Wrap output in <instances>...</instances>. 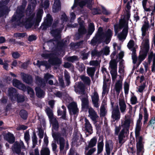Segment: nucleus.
I'll return each instance as SVG.
<instances>
[{
	"instance_id": "obj_1",
	"label": "nucleus",
	"mask_w": 155,
	"mask_h": 155,
	"mask_svg": "<svg viewBox=\"0 0 155 155\" xmlns=\"http://www.w3.org/2000/svg\"><path fill=\"white\" fill-rule=\"evenodd\" d=\"M154 21L153 19H150V24L149 25L147 18H146L141 28L142 35L143 40L142 45L146 51L147 52L149 49V32L148 29L150 27L154 26Z\"/></svg>"
},
{
	"instance_id": "obj_2",
	"label": "nucleus",
	"mask_w": 155,
	"mask_h": 155,
	"mask_svg": "<svg viewBox=\"0 0 155 155\" xmlns=\"http://www.w3.org/2000/svg\"><path fill=\"white\" fill-rule=\"evenodd\" d=\"M43 13V10L42 9H39L37 13L35 19L33 18L35 15H32L26 21L25 25L26 28H31L34 23L35 25L38 26V23L41 20Z\"/></svg>"
},
{
	"instance_id": "obj_3",
	"label": "nucleus",
	"mask_w": 155,
	"mask_h": 155,
	"mask_svg": "<svg viewBox=\"0 0 155 155\" xmlns=\"http://www.w3.org/2000/svg\"><path fill=\"white\" fill-rule=\"evenodd\" d=\"M133 120L131 116L126 115L124 120L121 122V126L123 128L121 131L127 133L129 131L130 127L133 125Z\"/></svg>"
},
{
	"instance_id": "obj_4",
	"label": "nucleus",
	"mask_w": 155,
	"mask_h": 155,
	"mask_svg": "<svg viewBox=\"0 0 155 155\" xmlns=\"http://www.w3.org/2000/svg\"><path fill=\"white\" fill-rule=\"evenodd\" d=\"M52 137L54 140H59L60 145V149L61 151L63 150L64 149L67 150L68 148V141L65 142L64 139L60 137V134L58 133L54 132L53 133Z\"/></svg>"
},
{
	"instance_id": "obj_5",
	"label": "nucleus",
	"mask_w": 155,
	"mask_h": 155,
	"mask_svg": "<svg viewBox=\"0 0 155 155\" xmlns=\"http://www.w3.org/2000/svg\"><path fill=\"white\" fill-rule=\"evenodd\" d=\"M21 148L25 149V147L23 142L21 141L19 142H15L12 148L13 153H16L18 155H24L25 153L21 152Z\"/></svg>"
},
{
	"instance_id": "obj_6",
	"label": "nucleus",
	"mask_w": 155,
	"mask_h": 155,
	"mask_svg": "<svg viewBox=\"0 0 155 155\" xmlns=\"http://www.w3.org/2000/svg\"><path fill=\"white\" fill-rule=\"evenodd\" d=\"M114 29L116 33H117L120 30L123 28V29L128 30V21L124 19H121L119 21V24L114 25Z\"/></svg>"
},
{
	"instance_id": "obj_7",
	"label": "nucleus",
	"mask_w": 155,
	"mask_h": 155,
	"mask_svg": "<svg viewBox=\"0 0 155 155\" xmlns=\"http://www.w3.org/2000/svg\"><path fill=\"white\" fill-rule=\"evenodd\" d=\"M88 109L89 113L88 116L94 122V124L96 123L98 121L99 116L94 109L91 107H89Z\"/></svg>"
},
{
	"instance_id": "obj_8",
	"label": "nucleus",
	"mask_w": 155,
	"mask_h": 155,
	"mask_svg": "<svg viewBox=\"0 0 155 155\" xmlns=\"http://www.w3.org/2000/svg\"><path fill=\"white\" fill-rule=\"evenodd\" d=\"M120 79L116 81L114 87V89L117 95H119L120 92L122 89V81L123 78L121 76H119Z\"/></svg>"
},
{
	"instance_id": "obj_9",
	"label": "nucleus",
	"mask_w": 155,
	"mask_h": 155,
	"mask_svg": "<svg viewBox=\"0 0 155 155\" xmlns=\"http://www.w3.org/2000/svg\"><path fill=\"white\" fill-rule=\"evenodd\" d=\"M118 103L121 112L122 113H124L126 110L127 106L124 98L123 96H120L118 99Z\"/></svg>"
},
{
	"instance_id": "obj_10",
	"label": "nucleus",
	"mask_w": 155,
	"mask_h": 155,
	"mask_svg": "<svg viewBox=\"0 0 155 155\" xmlns=\"http://www.w3.org/2000/svg\"><path fill=\"white\" fill-rule=\"evenodd\" d=\"M92 103L94 107L98 108L99 107V97L97 93L94 91L91 96Z\"/></svg>"
},
{
	"instance_id": "obj_11",
	"label": "nucleus",
	"mask_w": 155,
	"mask_h": 155,
	"mask_svg": "<svg viewBox=\"0 0 155 155\" xmlns=\"http://www.w3.org/2000/svg\"><path fill=\"white\" fill-rule=\"evenodd\" d=\"M111 117L113 121L119 120L120 117V113L118 107L114 109L112 113Z\"/></svg>"
},
{
	"instance_id": "obj_12",
	"label": "nucleus",
	"mask_w": 155,
	"mask_h": 155,
	"mask_svg": "<svg viewBox=\"0 0 155 155\" xmlns=\"http://www.w3.org/2000/svg\"><path fill=\"white\" fill-rule=\"evenodd\" d=\"M17 94L16 90L13 87L9 88L8 91V95L12 101L16 100V96Z\"/></svg>"
},
{
	"instance_id": "obj_13",
	"label": "nucleus",
	"mask_w": 155,
	"mask_h": 155,
	"mask_svg": "<svg viewBox=\"0 0 155 155\" xmlns=\"http://www.w3.org/2000/svg\"><path fill=\"white\" fill-rule=\"evenodd\" d=\"M85 123L84 124L85 130L87 133L89 134H91L93 132L92 127L88 120L86 118L84 119Z\"/></svg>"
},
{
	"instance_id": "obj_14",
	"label": "nucleus",
	"mask_w": 155,
	"mask_h": 155,
	"mask_svg": "<svg viewBox=\"0 0 155 155\" xmlns=\"http://www.w3.org/2000/svg\"><path fill=\"white\" fill-rule=\"evenodd\" d=\"M4 138L10 143H13L15 141V138L14 135L9 132L4 135Z\"/></svg>"
},
{
	"instance_id": "obj_15",
	"label": "nucleus",
	"mask_w": 155,
	"mask_h": 155,
	"mask_svg": "<svg viewBox=\"0 0 155 155\" xmlns=\"http://www.w3.org/2000/svg\"><path fill=\"white\" fill-rule=\"evenodd\" d=\"M13 84L14 86L24 91H25L26 90V88L25 86L20 81L17 79H14L13 80Z\"/></svg>"
},
{
	"instance_id": "obj_16",
	"label": "nucleus",
	"mask_w": 155,
	"mask_h": 155,
	"mask_svg": "<svg viewBox=\"0 0 155 155\" xmlns=\"http://www.w3.org/2000/svg\"><path fill=\"white\" fill-rule=\"evenodd\" d=\"M127 46L129 49L132 51V52H136V49L138 47L135 44L134 41L132 40L129 41Z\"/></svg>"
},
{
	"instance_id": "obj_17",
	"label": "nucleus",
	"mask_w": 155,
	"mask_h": 155,
	"mask_svg": "<svg viewBox=\"0 0 155 155\" xmlns=\"http://www.w3.org/2000/svg\"><path fill=\"white\" fill-rule=\"evenodd\" d=\"M52 8L53 11L54 12H57L61 10V5L60 0H54Z\"/></svg>"
},
{
	"instance_id": "obj_18",
	"label": "nucleus",
	"mask_w": 155,
	"mask_h": 155,
	"mask_svg": "<svg viewBox=\"0 0 155 155\" xmlns=\"http://www.w3.org/2000/svg\"><path fill=\"white\" fill-rule=\"evenodd\" d=\"M141 130H135V133L136 138V144H143V138L140 136Z\"/></svg>"
},
{
	"instance_id": "obj_19",
	"label": "nucleus",
	"mask_w": 155,
	"mask_h": 155,
	"mask_svg": "<svg viewBox=\"0 0 155 155\" xmlns=\"http://www.w3.org/2000/svg\"><path fill=\"white\" fill-rule=\"evenodd\" d=\"M128 32V30L123 29L122 32L118 34L117 37L120 41H123L126 38Z\"/></svg>"
},
{
	"instance_id": "obj_20",
	"label": "nucleus",
	"mask_w": 155,
	"mask_h": 155,
	"mask_svg": "<svg viewBox=\"0 0 155 155\" xmlns=\"http://www.w3.org/2000/svg\"><path fill=\"white\" fill-rule=\"evenodd\" d=\"M81 100L82 107L88 109L89 107H91L89 106V102L88 96L87 95L85 96L82 98Z\"/></svg>"
},
{
	"instance_id": "obj_21",
	"label": "nucleus",
	"mask_w": 155,
	"mask_h": 155,
	"mask_svg": "<svg viewBox=\"0 0 155 155\" xmlns=\"http://www.w3.org/2000/svg\"><path fill=\"white\" fill-rule=\"evenodd\" d=\"M106 104L104 102H103L101 106L100 110V115L101 117H104L107 113L106 110Z\"/></svg>"
},
{
	"instance_id": "obj_22",
	"label": "nucleus",
	"mask_w": 155,
	"mask_h": 155,
	"mask_svg": "<svg viewBox=\"0 0 155 155\" xmlns=\"http://www.w3.org/2000/svg\"><path fill=\"white\" fill-rule=\"evenodd\" d=\"M21 75L23 81L28 84H31L32 81V78L30 75L24 73H22Z\"/></svg>"
},
{
	"instance_id": "obj_23",
	"label": "nucleus",
	"mask_w": 155,
	"mask_h": 155,
	"mask_svg": "<svg viewBox=\"0 0 155 155\" xmlns=\"http://www.w3.org/2000/svg\"><path fill=\"white\" fill-rule=\"evenodd\" d=\"M97 138L94 137L91 139L88 143L87 146L85 147V150H87L89 148L93 147L96 145L97 142Z\"/></svg>"
},
{
	"instance_id": "obj_24",
	"label": "nucleus",
	"mask_w": 155,
	"mask_h": 155,
	"mask_svg": "<svg viewBox=\"0 0 155 155\" xmlns=\"http://www.w3.org/2000/svg\"><path fill=\"white\" fill-rule=\"evenodd\" d=\"M68 108L70 111L72 112L73 114H75L78 112V109L76 103L72 102L68 106Z\"/></svg>"
},
{
	"instance_id": "obj_25",
	"label": "nucleus",
	"mask_w": 155,
	"mask_h": 155,
	"mask_svg": "<svg viewBox=\"0 0 155 155\" xmlns=\"http://www.w3.org/2000/svg\"><path fill=\"white\" fill-rule=\"evenodd\" d=\"M66 109L65 106H62L61 108L59 109L58 110V115H61V118L64 119H66Z\"/></svg>"
},
{
	"instance_id": "obj_26",
	"label": "nucleus",
	"mask_w": 155,
	"mask_h": 155,
	"mask_svg": "<svg viewBox=\"0 0 155 155\" xmlns=\"http://www.w3.org/2000/svg\"><path fill=\"white\" fill-rule=\"evenodd\" d=\"M104 143L103 138L100 137L97 145V154L101 153L103 150Z\"/></svg>"
},
{
	"instance_id": "obj_27",
	"label": "nucleus",
	"mask_w": 155,
	"mask_h": 155,
	"mask_svg": "<svg viewBox=\"0 0 155 155\" xmlns=\"http://www.w3.org/2000/svg\"><path fill=\"white\" fill-rule=\"evenodd\" d=\"M117 62L114 60H111L109 63V68L110 69V71H117Z\"/></svg>"
},
{
	"instance_id": "obj_28",
	"label": "nucleus",
	"mask_w": 155,
	"mask_h": 155,
	"mask_svg": "<svg viewBox=\"0 0 155 155\" xmlns=\"http://www.w3.org/2000/svg\"><path fill=\"white\" fill-rule=\"evenodd\" d=\"M148 58L150 61L151 60H153V64L152 65V72H154L155 67V53L154 54L153 52H151L150 53Z\"/></svg>"
},
{
	"instance_id": "obj_29",
	"label": "nucleus",
	"mask_w": 155,
	"mask_h": 155,
	"mask_svg": "<svg viewBox=\"0 0 155 155\" xmlns=\"http://www.w3.org/2000/svg\"><path fill=\"white\" fill-rule=\"evenodd\" d=\"M137 155H143L144 152L143 144H136Z\"/></svg>"
},
{
	"instance_id": "obj_30",
	"label": "nucleus",
	"mask_w": 155,
	"mask_h": 155,
	"mask_svg": "<svg viewBox=\"0 0 155 155\" xmlns=\"http://www.w3.org/2000/svg\"><path fill=\"white\" fill-rule=\"evenodd\" d=\"M61 32V30L56 29L52 30L51 31V33L55 39H58L61 38V35H60Z\"/></svg>"
},
{
	"instance_id": "obj_31",
	"label": "nucleus",
	"mask_w": 155,
	"mask_h": 155,
	"mask_svg": "<svg viewBox=\"0 0 155 155\" xmlns=\"http://www.w3.org/2000/svg\"><path fill=\"white\" fill-rule=\"evenodd\" d=\"M46 111L48 117L50 121L56 119V118L54 116L52 110L50 108H47Z\"/></svg>"
},
{
	"instance_id": "obj_32",
	"label": "nucleus",
	"mask_w": 155,
	"mask_h": 155,
	"mask_svg": "<svg viewBox=\"0 0 155 155\" xmlns=\"http://www.w3.org/2000/svg\"><path fill=\"white\" fill-rule=\"evenodd\" d=\"M50 122L52 125L53 131L54 130H58L59 128V124L56 118L50 121Z\"/></svg>"
},
{
	"instance_id": "obj_33",
	"label": "nucleus",
	"mask_w": 155,
	"mask_h": 155,
	"mask_svg": "<svg viewBox=\"0 0 155 155\" xmlns=\"http://www.w3.org/2000/svg\"><path fill=\"white\" fill-rule=\"evenodd\" d=\"M126 132L121 131L118 137L119 143L121 145L124 142L125 140L124 138L125 137L124 134Z\"/></svg>"
},
{
	"instance_id": "obj_34",
	"label": "nucleus",
	"mask_w": 155,
	"mask_h": 155,
	"mask_svg": "<svg viewBox=\"0 0 155 155\" xmlns=\"http://www.w3.org/2000/svg\"><path fill=\"white\" fill-rule=\"evenodd\" d=\"M143 115L141 113H140L139 114V119L137 121L136 127L135 130H141V121L142 119Z\"/></svg>"
},
{
	"instance_id": "obj_35",
	"label": "nucleus",
	"mask_w": 155,
	"mask_h": 155,
	"mask_svg": "<svg viewBox=\"0 0 155 155\" xmlns=\"http://www.w3.org/2000/svg\"><path fill=\"white\" fill-rule=\"evenodd\" d=\"M80 78L85 84L89 85L90 84L91 80L90 78L84 75H81Z\"/></svg>"
},
{
	"instance_id": "obj_36",
	"label": "nucleus",
	"mask_w": 155,
	"mask_h": 155,
	"mask_svg": "<svg viewBox=\"0 0 155 155\" xmlns=\"http://www.w3.org/2000/svg\"><path fill=\"white\" fill-rule=\"evenodd\" d=\"M53 21V19L51 16L49 14H47L46 18L45 21V25L47 26H50Z\"/></svg>"
},
{
	"instance_id": "obj_37",
	"label": "nucleus",
	"mask_w": 155,
	"mask_h": 155,
	"mask_svg": "<svg viewBox=\"0 0 155 155\" xmlns=\"http://www.w3.org/2000/svg\"><path fill=\"white\" fill-rule=\"evenodd\" d=\"M41 155H50V151L47 147L43 146L40 151Z\"/></svg>"
},
{
	"instance_id": "obj_38",
	"label": "nucleus",
	"mask_w": 155,
	"mask_h": 155,
	"mask_svg": "<svg viewBox=\"0 0 155 155\" xmlns=\"http://www.w3.org/2000/svg\"><path fill=\"white\" fill-rule=\"evenodd\" d=\"M75 2H78L79 6L82 7L85 5L86 3L91 4V2H92L89 1V0L88 1L87 0H75Z\"/></svg>"
},
{
	"instance_id": "obj_39",
	"label": "nucleus",
	"mask_w": 155,
	"mask_h": 155,
	"mask_svg": "<svg viewBox=\"0 0 155 155\" xmlns=\"http://www.w3.org/2000/svg\"><path fill=\"white\" fill-rule=\"evenodd\" d=\"M36 95L39 97H43L44 95V92L41 90L39 87H36L35 88Z\"/></svg>"
},
{
	"instance_id": "obj_40",
	"label": "nucleus",
	"mask_w": 155,
	"mask_h": 155,
	"mask_svg": "<svg viewBox=\"0 0 155 155\" xmlns=\"http://www.w3.org/2000/svg\"><path fill=\"white\" fill-rule=\"evenodd\" d=\"M109 81L108 79H104V85L103 86V91L102 94H105L106 93H107L108 91V87L107 84V82Z\"/></svg>"
},
{
	"instance_id": "obj_41",
	"label": "nucleus",
	"mask_w": 155,
	"mask_h": 155,
	"mask_svg": "<svg viewBox=\"0 0 155 155\" xmlns=\"http://www.w3.org/2000/svg\"><path fill=\"white\" fill-rule=\"evenodd\" d=\"M95 71V68H87V73L89 76L92 77L94 75Z\"/></svg>"
},
{
	"instance_id": "obj_42",
	"label": "nucleus",
	"mask_w": 155,
	"mask_h": 155,
	"mask_svg": "<svg viewBox=\"0 0 155 155\" xmlns=\"http://www.w3.org/2000/svg\"><path fill=\"white\" fill-rule=\"evenodd\" d=\"M20 116L23 119L25 120L28 117V113L27 112L23 110H21L19 113Z\"/></svg>"
},
{
	"instance_id": "obj_43",
	"label": "nucleus",
	"mask_w": 155,
	"mask_h": 155,
	"mask_svg": "<svg viewBox=\"0 0 155 155\" xmlns=\"http://www.w3.org/2000/svg\"><path fill=\"white\" fill-rule=\"evenodd\" d=\"M18 102H22L25 101V98L24 96L21 95H20L18 93L16 96V100Z\"/></svg>"
},
{
	"instance_id": "obj_44",
	"label": "nucleus",
	"mask_w": 155,
	"mask_h": 155,
	"mask_svg": "<svg viewBox=\"0 0 155 155\" xmlns=\"http://www.w3.org/2000/svg\"><path fill=\"white\" fill-rule=\"evenodd\" d=\"M112 81L114 82L117 77V71H110Z\"/></svg>"
},
{
	"instance_id": "obj_45",
	"label": "nucleus",
	"mask_w": 155,
	"mask_h": 155,
	"mask_svg": "<svg viewBox=\"0 0 155 155\" xmlns=\"http://www.w3.org/2000/svg\"><path fill=\"white\" fill-rule=\"evenodd\" d=\"M147 1V0H143L142 1V5L144 10L147 12H150V10H152L153 11H154L155 10V7L153 9H150V8H147L146 7V5Z\"/></svg>"
},
{
	"instance_id": "obj_46",
	"label": "nucleus",
	"mask_w": 155,
	"mask_h": 155,
	"mask_svg": "<svg viewBox=\"0 0 155 155\" xmlns=\"http://www.w3.org/2000/svg\"><path fill=\"white\" fill-rule=\"evenodd\" d=\"M30 155H40L39 151L38 148L31 149L29 152Z\"/></svg>"
},
{
	"instance_id": "obj_47",
	"label": "nucleus",
	"mask_w": 155,
	"mask_h": 155,
	"mask_svg": "<svg viewBox=\"0 0 155 155\" xmlns=\"http://www.w3.org/2000/svg\"><path fill=\"white\" fill-rule=\"evenodd\" d=\"M94 30V27L93 24L90 23L89 25V29L88 33L90 35H91Z\"/></svg>"
},
{
	"instance_id": "obj_48",
	"label": "nucleus",
	"mask_w": 155,
	"mask_h": 155,
	"mask_svg": "<svg viewBox=\"0 0 155 155\" xmlns=\"http://www.w3.org/2000/svg\"><path fill=\"white\" fill-rule=\"evenodd\" d=\"M24 139L25 141L27 143V144H28V141L30 139V136L28 130L26 131L25 133Z\"/></svg>"
},
{
	"instance_id": "obj_49",
	"label": "nucleus",
	"mask_w": 155,
	"mask_h": 155,
	"mask_svg": "<svg viewBox=\"0 0 155 155\" xmlns=\"http://www.w3.org/2000/svg\"><path fill=\"white\" fill-rule=\"evenodd\" d=\"M146 56V55L145 54H142L140 55L137 60L138 65H139L140 64V63L145 59Z\"/></svg>"
},
{
	"instance_id": "obj_50",
	"label": "nucleus",
	"mask_w": 155,
	"mask_h": 155,
	"mask_svg": "<svg viewBox=\"0 0 155 155\" xmlns=\"http://www.w3.org/2000/svg\"><path fill=\"white\" fill-rule=\"evenodd\" d=\"M106 151L107 154H110L111 151L112 150L113 147L112 146H109L108 143H106L105 145Z\"/></svg>"
},
{
	"instance_id": "obj_51",
	"label": "nucleus",
	"mask_w": 155,
	"mask_h": 155,
	"mask_svg": "<svg viewBox=\"0 0 155 155\" xmlns=\"http://www.w3.org/2000/svg\"><path fill=\"white\" fill-rule=\"evenodd\" d=\"M26 35L25 33H17L14 34V36L16 38H21L25 37Z\"/></svg>"
},
{
	"instance_id": "obj_52",
	"label": "nucleus",
	"mask_w": 155,
	"mask_h": 155,
	"mask_svg": "<svg viewBox=\"0 0 155 155\" xmlns=\"http://www.w3.org/2000/svg\"><path fill=\"white\" fill-rule=\"evenodd\" d=\"M28 93L30 95V97H33L35 95L34 90L30 87H28L27 88Z\"/></svg>"
},
{
	"instance_id": "obj_53",
	"label": "nucleus",
	"mask_w": 155,
	"mask_h": 155,
	"mask_svg": "<svg viewBox=\"0 0 155 155\" xmlns=\"http://www.w3.org/2000/svg\"><path fill=\"white\" fill-rule=\"evenodd\" d=\"M129 84L126 82H125L124 84V89L125 93V94H127L129 90Z\"/></svg>"
},
{
	"instance_id": "obj_54",
	"label": "nucleus",
	"mask_w": 155,
	"mask_h": 155,
	"mask_svg": "<svg viewBox=\"0 0 155 155\" xmlns=\"http://www.w3.org/2000/svg\"><path fill=\"white\" fill-rule=\"evenodd\" d=\"M78 32L80 34H84L86 32V30L83 25H81L79 28L78 29Z\"/></svg>"
},
{
	"instance_id": "obj_55",
	"label": "nucleus",
	"mask_w": 155,
	"mask_h": 155,
	"mask_svg": "<svg viewBox=\"0 0 155 155\" xmlns=\"http://www.w3.org/2000/svg\"><path fill=\"white\" fill-rule=\"evenodd\" d=\"M32 142L33 145L32 146L33 148L35 147L36 144L37 143V137L36 135L34 134L33 135V137H32Z\"/></svg>"
},
{
	"instance_id": "obj_56",
	"label": "nucleus",
	"mask_w": 155,
	"mask_h": 155,
	"mask_svg": "<svg viewBox=\"0 0 155 155\" xmlns=\"http://www.w3.org/2000/svg\"><path fill=\"white\" fill-rule=\"evenodd\" d=\"M112 35V32L110 29H108L105 35H104V37L107 39L108 38L111 37Z\"/></svg>"
},
{
	"instance_id": "obj_57",
	"label": "nucleus",
	"mask_w": 155,
	"mask_h": 155,
	"mask_svg": "<svg viewBox=\"0 0 155 155\" xmlns=\"http://www.w3.org/2000/svg\"><path fill=\"white\" fill-rule=\"evenodd\" d=\"M101 51L102 53H104V54L106 55H108L110 52L109 48L107 46H106Z\"/></svg>"
},
{
	"instance_id": "obj_58",
	"label": "nucleus",
	"mask_w": 155,
	"mask_h": 155,
	"mask_svg": "<svg viewBox=\"0 0 155 155\" xmlns=\"http://www.w3.org/2000/svg\"><path fill=\"white\" fill-rule=\"evenodd\" d=\"M44 79L47 81L49 79L54 78V76L49 73H47L44 74Z\"/></svg>"
},
{
	"instance_id": "obj_59",
	"label": "nucleus",
	"mask_w": 155,
	"mask_h": 155,
	"mask_svg": "<svg viewBox=\"0 0 155 155\" xmlns=\"http://www.w3.org/2000/svg\"><path fill=\"white\" fill-rule=\"evenodd\" d=\"M78 60V57L76 56H74L71 57H69L67 58V60L71 62H73L74 61Z\"/></svg>"
},
{
	"instance_id": "obj_60",
	"label": "nucleus",
	"mask_w": 155,
	"mask_h": 155,
	"mask_svg": "<svg viewBox=\"0 0 155 155\" xmlns=\"http://www.w3.org/2000/svg\"><path fill=\"white\" fill-rule=\"evenodd\" d=\"M144 124H145L147 121L148 119V115L147 111L145 110H144Z\"/></svg>"
},
{
	"instance_id": "obj_61",
	"label": "nucleus",
	"mask_w": 155,
	"mask_h": 155,
	"mask_svg": "<svg viewBox=\"0 0 155 155\" xmlns=\"http://www.w3.org/2000/svg\"><path fill=\"white\" fill-rule=\"evenodd\" d=\"M132 58L133 60V63L135 64L137 61V58L136 56V52H132Z\"/></svg>"
},
{
	"instance_id": "obj_62",
	"label": "nucleus",
	"mask_w": 155,
	"mask_h": 155,
	"mask_svg": "<svg viewBox=\"0 0 155 155\" xmlns=\"http://www.w3.org/2000/svg\"><path fill=\"white\" fill-rule=\"evenodd\" d=\"M89 64L90 65L93 66H97L99 64V63L97 60L95 61H90Z\"/></svg>"
},
{
	"instance_id": "obj_63",
	"label": "nucleus",
	"mask_w": 155,
	"mask_h": 155,
	"mask_svg": "<svg viewBox=\"0 0 155 155\" xmlns=\"http://www.w3.org/2000/svg\"><path fill=\"white\" fill-rule=\"evenodd\" d=\"M28 127L24 125H20L17 127L16 129L18 130H25Z\"/></svg>"
},
{
	"instance_id": "obj_64",
	"label": "nucleus",
	"mask_w": 155,
	"mask_h": 155,
	"mask_svg": "<svg viewBox=\"0 0 155 155\" xmlns=\"http://www.w3.org/2000/svg\"><path fill=\"white\" fill-rule=\"evenodd\" d=\"M96 150L95 148H92L89 150L87 153V155H91Z\"/></svg>"
}]
</instances>
